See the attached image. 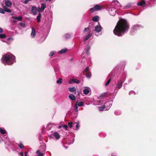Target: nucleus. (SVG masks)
Instances as JSON below:
<instances>
[{"instance_id":"f257e3e1","label":"nucleus","mask_w":156,"mask_h":156,"mask_svg":"<svg viewBox=\"0 0 156 156\" xmlns=\"http://www.w3.org/2000/svg\"><path fill=\"white\" fill-rule=\"evenodd\" d=\"M129 28L127 22L122 19L119 21L113 30L114 34L118 36H122L127 32Z\"/></svg>"},{"instance_id":"f03ea898","label":"nucleus","mask_w":156,"mask_h":156,"mask_svg":"<svg viewBox=\"0 0 156 156\" xmlns=\"http://www.w3.org/2000/svg\"><path fill=\"white\" fill-rule=\"evenodd\" d=\"M2 62L5 65H10L15 62V57L11 53L5 54L2 57Z\"/></svg>"},{"instance_id":"7ed1b4c3","label":"nucleus","mask_w":156,"mask_h":156,"mask_svg":"<svg viewBox=\"0 0 156 156\" xmlns=\"http://www.w3.org/2000/svg\"><path fill=\"white\" fill-rule=\"evenodd\" d=\"M125 80V79L122 77H117V81L115 82L114 86V92L116 91V93L118 90L122 87Z\"/></svg>"},{"instance_id":"20e7f679","label":"nucleus","mask_w":156,"mask_h":156,"mask_svg":"<svg viewBox=\"0 0 156 156\" xmlns=\"http://www.w3.org/2000/svg\"><path fill=\"white\" fill-rule=\"evenodd\" d=\"M111 5L112 6L115 7L118 9L122 7L120 4L117 0H113L111 3Z\"/></svg>"},{"instance_id":"39448f33","label":"nucleus","mask_w":156,"mask_h":156,"mask_svg":"<svg viewBox=\"0 0 156 156\" xmlns=\"http://www.w3.org/2000/svg\"><path fill=\"white\" fill-rule=\"evenodd\" d=\"M102 9V7L98 4L96 5L90 9V12L92 13L95 11L101 10Z\"/></svg>"},{"instance_id":"423d86ee","label":"nucleus","mask_w":156,"mask_h":156,"mask_svg":"<svg viewBox=\"0 0 156 156\" xmlns=\"http://www.w3.org/2000/svg\"><path fill=\"white\" fill-rule=\"evenodd\" d=\"M108 11L110 15L112 16H114L116 13L115 8L114 7L109 8Z\"/></svg>"},{"instance_id":"0eeeda50","label":"nucleus","mask_w":156,"mask_h":156,"mask_svg":"<svg viewBox=\"0 0 156 156\" xmlns=\"http://www.w3.org/2000/svg\"><path fill=\"white\" fill-rule=\"evenodd\" d=\"M143 27L140 25L139 24H136L134 26H133L132 28V30L134 32L135 31H136L138 29H140V28H142Z\"/></svg>"},{"instance_id":"6e6552de","label":"nucleus","mask_w":156,"mask_h":156,"mask_svg":"<svg viewBox=\"0 0 156 156\" xmlns=\"http://www.w3.org/2000/svg\"><path fill=\"white\" fill-rule=\"evenodd\" d=\"M112 102L111 101H109L106 102L105 103V106L106 107V109H105V110H108L111 106H112Z\"/></svg>"},{"instance_id":"1a4fd4ad","label":"nucleus","mask_w":156,"mask_h":156,"mask_svg":"<svg viewBox=\"0 0 156 156\" xmlns=\"http://www.w3.org/2000/svg\"><path fill=\"white\" fill-rule=\"evenodd\" d=\"M32 31L30 34V37L32 38H34L36 35V32L35 29L33 27L31 28Z\"/></svg>"},{"instance_id":"9d476101","label":"nucleus","mask_w":156,"mask_h":156,"mask_svg":"<svg viewBox=\"0 0 156 156\" xmlns=\"http://www.w3.org/2000/svg\"><path fill=\"white\" fill-rule=\"evenodd\" d=\"M46 7L47 5L46 3H44L41 4V8H38L39 9L38 10V12H43Z\"/></svg>"},{"instance_id":"9b49d317","label":"nucleus","mask_w":156,"mask_h":156,"mask_svg":"<svg viewBox=\"0 0 156 156\" xmlns=\"http://www.w3.org/2000/svg\"><path fill=\"white\" fill-rule=\"evenodd\" d=\"M4 3L5 5V6L8 7H10L12 5V2L9 0H5L4 1Z\"/></svg>"},{"instance_id":"f8f14e48","label":"nucleus","mask_w":156,"mask_h":156,"mask_svg":"<svg viewBox=\"0 0 156 156\" xmlns=\"http://www.w3.org/2000/svg\"><path fill=\"white\" fill-rule=\"evenodd\" d=\"M85 71L86 73L85 75L88 78H90L91 76V73L89 72V68L87 67L85 69Z\"/></svg>"},{"instance_id":"ddd939ff","label":"nucleus","mask_w":156,"mask_h":156,"mask_svg":"<svg viewBox=\"0 0 156 156\" xmlns=\"http://www.w3.org/2000/svg\"><path fill=\"white\" fill-rule=\"evenodd\" d=\"M102 27L100 24L94 27V31L97 32L98 33L100 32L101 30Z\"/></svg>"},{"instance_id":"4468645a","label":"nucleus","mask_w":156,"mask_h":156,"mask_svg":"<svg viewBox=\"0 0 156 156\" xmlns=\"http://www.w3.org/2000/svg\"><path fill=\"white\" fill-rule=\"evenodd\" d=\"M37 11H38L37 8L35 6H33L31 9V12L34 15H35Z\"/></svg>"},{"instance_id":"2eb2a0df","label":"nucleus","mask_w":156,"mask_h":156,"mask_svg":"<svg viewBox=\"0 0 156 156\" xmlns=\"http://www.w3.org/2000/svg\"><path fill=\"white\" fill-rule=\"evenodd\" d=\"M92 35V33H88V35L86 36L83 37V40L84 41H86L90 37H91Z\"/></svg>"},{"instance_id":"dca6fc26","label":"nucleus","mask_w":156,"mask_h":156,"mask_svg":"<svg viewBox=\"0 0 156 156\" xmlns=\"http://www.w3.org/2000/svg\"><path fill=\"white\" fill-rule=\"evenodd\" d=\"M90 49V46L89 45H87L86 48L84 49V51H86V54L87 55H89L90 53L89 51Z\"/></svg>"},{"instance_id":"f3484780","label":"nucleus","mask_w":156,"mask_h":156,"mask_svg":"<svg viewBox=\"0 0 156 156\" xmlns=\"http://www.w3.org/2000/svg\"><path fill=\"white\" fill-rule=\"evenodd\" d=\"M53 136L57 140L60 137V136L57 132H55L53 133Z\"/></svg>"},{"instance_id":"a211bd4d","label":"nucleus","mask_w":156,"mask_h":156,"mask_svg":"<svg viewBox=\"0 0 156 156\" xmlns=\"http://www.w3.org/2000/svg\"><path fill=\"white\" fill-rule=\"evenodd\" d=\"M12 18L16 20L19 21H21L22 20V17L21 16H20L19 17L12 16Z\"/></svg>"},{"instance_id":"6ab92c4d","label":"nucleus","mask_w":156,"mask_h":156,"mask_svg":"<svg viewBox=\"0 0 156 156\" xmlns=\"http://www.w3.org/2000/svg\"><path fill=\"white\" fill-rule=\"evenodd\" d=\"M69 91L72 92H74L75 94L76 93V89L74 87H69L68 89Z\"/></svg>"},{"instance_id":"aec40b11","label":"nucleus","mask_w":156,"mask_h":156,"mask_svg":"<svg viewBox=\"0 0 156 156\" xmlns=\"http://www.w3.org/2000/svg\"><path fill=\"white\" fill-rule=\"evenodd\" d=\"M13 38L12 37H9L6 40L5 42L8 44L10 43V42L13 40ZM5 42V41H4Z\"/></svg>"},{"instance_id":"412c9836","label":"nucleus","mask_w":156,"mask_h":156,"mask_svg":"<svg viewBox=\"0 0 156 156\" xmlns=\"http://www.w3.org/2000/svg\"><path fill=\"white\" fill-rule=\"evenodd\" d=\"M67 50V49H62L61 50L58 51V53L62 54H64L66 52V51Z\"/></svg>"},{"instance_id":"4be33fe9","label":"nucleus","mask_w":156,"mask_h":156,"mask_svg":"<svg viewBox=\"0 0 156 156\" xmlns=\"http://www.w3.org/2000/svg\"><path fill=\"white\" fill-rule=\"evenodd\" d=\"M36 154L37 156H42L44 154L41 152L40 150H37L36 151Z\"/></svg>"},{"instance_id":"5701e85b","label":"nucleus","mask_w":156,"mask_h":156,"mask_svg":"<svg viewBox=\"0 0 156 156\" xmlns=\"http://www.w3.org/2000/svg\"><path fill=\"white\" fill-rule=\"evenodd\" d=\"M145 2L144 0H143L141 2L137 3V5L138 6H143L144 5H145Z\"/></svg>"},{"instance_id":"b1692460","label":"nucleus","mask_w":156,"mask_h":156,"mask_svg":"<svg viewBox=\"0 0 156 156\" xmlns=\"http://www.w3.org/2000/svg\"><path fill=\"white\" fill-rule=\"evenodd\" d=\"M76 104L79 107H82L84 106V103L83 101H80V102H77Z\"/></svg>"},{"instance_id":"393cba45","label":"nucleus","mask_w":156,"mask_h":156,"mask_svg":"<svg viewBox=\"0 0 156 156\" xmlns=\"http://www.w3.org/2000/svg\"><path fill=\"white\" fill-rule=\"evenodd\" d=\"M90 89L89 88L88 89L86 88L83 90V93L84 94H88L89 92Z\"/></svg>"},{"instance_id":"a878e982","label":"nucleus","mask_w":156,"mask_h":156,"mask_svg":"<svg viewBox=\"0 0 156 156\" xmlns=\"http://www.w3.org/2000/svg\"><path fill=\"white\" fill-rule=\"evenodd\" d=\"M3 9H4L5 11L8 12H11V10L10 9L6 7L5 6H4L3 7Z\"/></svg>"},{"instance_id":"bb28decb","label":"nucleus","mask_w":156,"mask_h":156,"mask_svg":"<svg viewBox=\"0 0 156 156\" xmlns=\"http://www.w3.org/2000/svg\"><path fill=\"white\" fill-rule=\"evenodd\" d=\"M69 97L72 100H75L76 99L75 96L73 94H70L69 95Z\"/></svg>"},{"instance_id":"cd10ccee","label":"nucleus","mask_w":156,"mask_h":156,"mask_svg":"<svg viewBox=\"0 0 156 156\" xmlns=\"http://www.w3.org/2000/svg\"><path fill=\"white\" fill-rule=\"evenodd\" d=\"M99 18L98 16H94L93 17L92 20L94 21L97 22L99 20Z\"/></svg>"},{"instance_id":"c85d7f7f","label":"nucleus","mask_w":156,"mask_h":156,"mask_svg":"<svg viewBox=\"0 0 156 156\" xmlns=\"http://www.w3.org/2000/svg\"><path fill=\"white\" fill-rule=\"evenodd\" d=\"M121 113V112L119 110H116L115 111L114 114L116 115H120Z\"/></svg>"},{"instance_id":"c756f323","label":"nucleus","mask_w":156,"mask_h":156,"mask_svg":"<svg viewBox=\"0 0 156 156\" xmlns=\"http://www.w3.org/2000/svg\"><path fill=\"white\" fill-rule=\"evenodd\" d=\"M105 108H106V107L104 105L101 107H98L99 110L100 111H103Z\"/></svg>"},{"instance_id":"7c9ffc66","label":"nucleus","mask_w":156,"mask_h":156,"mask_svg":"<svg viewBox=\"0 0 156 156\" xmlns=\"http://www.w3.org/2000/svg\"><path fill=\"white\" fill-rule=\"evenodd\" d=\"M53 126V124L51 123L48 124L47 126V128L48 129H50Z\"/></svg>"},{"instance_id":"2f4dec72","label":"nucleus","mask_w":156,"mask_h":156,"mask_svg":"<svg viewBox=\"0 0 156 156\" xmlns=\"http://www.w3.org/2000/svg\"><path fill=\"white\" fill-rule=\"evenodd\" d=\"M41 18V14L39 13L37 17V19L38 22H39L40 21V19Z\"/></svg>"},{"instance_id":"473e14b6","label":"nucleus","mask_w":156,"mask_h":156,"mask_svg":"<svg viewBox=\"0 0 156 156\" xmlns=\"http://www.w3.org/2000/svg\"><path fill=\"white\" fill-rule=\"evenodd\" d=\"M0 132L2 134H5L6 133V132L4 129L0 128Z\"/></svg>"},{"instance_id":"72a5a7b5","label":"nucleus","mask_w":156,"mask_h":156,"mask_svg":"<svg viewBox=\"0 0 156 156\" xmlns=\"http://www.w3.org/2000/svg\"><path fill=\"white\" fill-rule=\"evenodd\" d=\"M62 82V78L59 79L56 81V83L58 84H61Z\"/></svg>"},{"instance_id":"f704fd0d","label":"nucleus","mask_w":156,"mask_h":156,"mask_svg":"<svg viewBox=\"0 0 156 156\" xmlns=\"http://www.w3.org/2000/svg\"><path fill=\"white\" fill-rule=\"evenodd\" d=\"M75 79H72L71 80H69V84H73L75 83Z\"/></svg>"},{"instance_id":"c9c22d12","label":"nucleus","mask_w":156,"mask_h":156,"mask_svg":"<svg viewBox=\"0 0 156 156\" xmlns=\"http://www.w3.org/2000/svg\"><path fill=\"white\" fill-rule=\"evenodd\" d=\"M131 3H128L125 6L124 8V9H127L129 8L130 6L131 5Z\"/></svg>"},{"instance_id":"e433bc0d","label":"nucleus","mask_w":156,"mask_h":156,"mask_svg":"<svg viewBox=\"0 0 156 156\" xmlns=\"http://www.w3.org/2000/svg\"><path fill=\"white\" fill-rule=\"evenodd\" d=\"M6 37V35L4 34H0V38L3 39Z\"/></svg>"},{"instance_id":"4c0bfd02","label":"nucleus","mask_w":156,"mask_h":156,"mask_svg":"<svg viewBox=\"0 0 156 156\" xmlns=\"http://www.w3.org/2000/svg\"><path fill=\"white\" fill-rule=\"evenodd\" d=\"M19 25L22 27H24L25 26V24L24 23H19Z\"/></svg>"},{"instance_id":"58836bf2","label":"nucleus","mask_w":156,"mask_h":156,"mask_svg":"<svg viewBox=\"0 0 156 156\" xmlns=\"http://www.w3.org/2000/svg\"><path fill=\"white\" fill-rule=\"evenodd\" d=\"M56 51H51L49 54V56H52L55 53Z\"/></svg>"},{"instance_id":"ea45409f","label":"nucleus","mask_w":156,"mask_h":156,"mask_svg":"<svg viewBox=\"0 0 156 156\" xmlns=\"http://www.w3.org/2000/svg\"><path fill=\"white\" fill-rule=\"evenodd\" d=\"M68 126L70 128H71L72 127L73 123L72 122H69L68 124Z\"/></svg>"},{"instance_id":"a19ab883","label":"nucleus","mask_w":156,"mask_h":156,"mask_svg":"<svg viewBox=\"0 0 156 156\" xmlns=\"http://www.w3.org/2000/svg\"><path fill=\"white\" fill-rule=\"evenodd\" d=\"M18 146L21 149L23 148L24 147V145L21 143L19 144Z\"/></svg>"},{"instance_id":"79ce46f5","label":"nucleus","mask_w":156,"mask_h":156,"mask_svg":"<svg viewBox=\"0 0 156 156\" xmlns=\"http://www.w3.org/2000/svg\"><path fill=\"white\" fill-rule=\"evenodd\" d=\"M0 13L2 14H4L5 13V10L4 9H3L2 8H0Z\"/></svg>"},{"instance_id":"37998d69","label":"nucleus","mask_w":156,"mask_h":156,"mask_svg":"<svg viewBox=\"0 0 156 156\" xmlns=\"http://www.w3.org/2000/svg\"><path fill=\"white\" fill-rule=\"evenodd\" d=\"M70 36L71 35L69 34H67L65 35V37L67 38H69Z\"/></svg>"},{"instance_id":"c03bdc74","label":"nucleus","mask_w":156,"mask_h":156,"mask_svg":"<svg viewBox=\"0 0 156 156\" xmlns=\"http://www.w3.org/2000/svg\"><path fill=\"white\" fill-rule=\"evenodd\" d=\"M75 109L76 112H77L78 111V106L76 104L75 106Z\"/></svg>"},{"instance_id":"a18cd8bd","label":"nucleus","mask_w":156,"mask_h":156,"mask_svg":"<svg viewBox=\"0 0 156 156\" xmlns=\"http://www.w3.org/2000/svg\"><path fill=\"white\" fill-rule=\"evenodd\" d=\"M75 123L76 124V129L77 130L79 129V124L76 122Z\"/></svg>"},{"instance_id":"49530a36","label":"nucleus","mask_w":156,"mask_h":156,"mask_svg":"<svg viewBox=\"0 0 156 156\" xmlns=\"http://www.w3.org/2000/svg\"><path fill=\"white\" fill-rule=\"evenodd\" d=\"M111 79H109V80H108V81L105 84V86H107L109 84V83L110 81H111Z\"/></svg>"},{"instance_id":"de8ad7c7","label":"nucleus","mask_w":156,"mask_h":156,"mask_svg":"<svg viewBox=\"0 0 156 156\" xmlns=\"http://www.w3.org/2000/svg\"><path fill=\"white\" fill-rule=\"evenodd\" d=\"M134 94V95H135V93L134 91H133V90H131V91H130L129 92V94L130 95V94Z\"/></svg>"},{"instance_id":"09e8293b","label":"nucleus","mask_w":156,"mask_h":156,"mask_svg":"<svg viewBox=\"0 0 156 156\" xmlns=\"http://www.w3.org/2000/svg\"><path fill=\"white\" fill-rule=\"evenodd\" d=\"M102 102L101 101H100V100H99V101H97V105H99L101 104H102V103H101Z\"/></svg>"},{"instance_id":"8fccbe9b","label":"nucleus","mask_w":156,"mask_h":156,"mask_svg":"<svg viewBox=\"0 0 156 156\" xmlns=\"http://www.w3.org/2000/svg\"><path fill=\"white\" fill-rule=\"evenodd\" d=\"M75 83H76L77 84H79L80 83V82L79 80H78L77 79H75Z\"/></svg>"},{"instance_id":"3c124183","label":"nucleus","mask_w":156,"mask_h":156,"mask_svg":"<svg viewBox=\"0 0 156 156\" xmlns=\"http://www.w3.org/2000/svg\"><path fill=\"white\" fill-rule=\"evenodd\" d=\"M29 2V1L28 0H25L24 1V3L25 4H27Z\"/></svg>"},{"instance_id":"603ef678","label":"nucleus","mask_w":156,"mask_h":156,"mask_svg":"<svg viewBox=\"0 0 156 156\" xmlns=\"http://www.w3.org/2000/svg\"><path fill=\"white\" fill-rule=\"evenodd\" d=\"M62 127L66 129L67 128V126L66 125H65L62 126Z\"/></svg>"},{"instance_id":"864d4df0","label":"nucleus","mask_w":156,"mask_h":156,"mask_svg":"<svg viewBox=\"0 0 156 156\" xmlns=\"http://www.w3.org/2000/svg\"><path fill=\"white\" fill-rule=\"evenodd\" d=\"M19 156H23V152H21L19 153Z\"/></svg>"},{"instance_id":"5fc2aeb1","label":"nucleus","mask_w":156,"mask_h":156,"mask_svg":"<svg viewBox=\"0 0 156 156\" xmlns=\"http://www.w3.org/2000/svg\"><path fill=\"white\" fill-rule=\"evenodd\" d=\"M4 31V30L2 28H0V33H3Z\"/></svg>"},{"instance_id":"6e6d98bb","label":"nucleus","mask_w":156,"mask_h":156,"mask_svg":"<svg viewBox=\"0 0 156 156\" xmlns=\"http://www.w3.org/2000/svg\"><path fill=\"white\" fill-rule=\"evenodd\" d=\"M89 27L86 28H85L84 30V32L86 30H89Z\"/></svg>"},{"instance_id":"4d7b16f0","label":"nucleus","mask_w":156,"mask_h":156,"mask_svg":"<svg viewBox=\"0 0 156 156\" xmlns=\"http://www.w3.org/2000/svg\"><path fill=\"white\" fill-rule=\"evenodd\" d=\"M111 156H117L115 154L112 153L111 154Z\"/></svg>"},{"instance_id":"13d9d810","label":"nucleus","mask_w":156,"mask_h":156,"mask_svg":"<svg viewBox=\"0 0 156 156\" xmlns=\"http://www.w3.org/2000/svg\"><path fill=\"white\" fill-rule=\"evenodd\" d=\"M17 22V21H16L15 20H12V22L13 23H16Z\"/></svg>"},{"instance_id":"bf43d9fd","label":"nucleus","mask_w":156,"mask_h":156,"mask_svg":"<svg viewBox=\"0 0 156 156\" xmlns=\"http://www.w3.org/2000/svg\"><path fill=\"white\" fill-rule=\"evenodd\" d=\"M25 155L24 156H27V153L26 152H25Z\"/></svg>"},{"instance_id":"052dcab7","label":"nucleus","mask_w":156,"mask_h":156,"mask_svg":"<svg viewBox=\"0 0 156 156\" xmlns=\"http://www.w3.org/2000/svg\"><path fill=\"white\" fill-rule=\"evenodd\" d=\"M62 127V126H59L58 127V128L60 129Z\"/></svg>"},{"instance_id":"680f3d73","label":"nucleus","mask_w":156,"mask_h":156,"mask_svg":"<svg viewBox=\"0 0 156 156\" xmlns=\"http://www.w3.org/2000/svg\"><path fill=\"white\" fill-rule=\"evenodd\" d=\"M4 142H5V144H6V141H4Z\"/></svg>"},{"instance_id":"e2e57ef3","label":"nucleus","mask_w":156,"mask_h":156,"mask_svg":"<svg viewBox=\"0 0 156 156\" xmlns=\"http://www.w3.org/2000/svg\"><path fill=\"white\" fill-rule=\"evenodd\" d=\"M46 1H51V0H46Z\"/></svg>"},{"instance_id":"0e129e2a","label":"nucleus","mask_w":156,"mask_h":156,"mask_svg":"<svg viewBox=\"0 0 156 156\" xmlns=\"http://www.w3.org/2000/svg\"><path fill=\"white\" fill-rule=\"evenodd\" d=\"M131 33L132 34H133V33L132 32H131Z\"/></svg>"},{"instance_id":"69168bd1","label":"nucleus","mask_w":156,"mask_h":156,"mask_svg":"<svg viewBox=\"0 0 156 156\" xmlns=\"http://www.w3.org/2000/svg\"><path fill=\"white\" fill-rule=\"evenodd\" d=\"M8 138V137H7V138H6V140H7V139Z\"/></svg>"}]
</instances>
